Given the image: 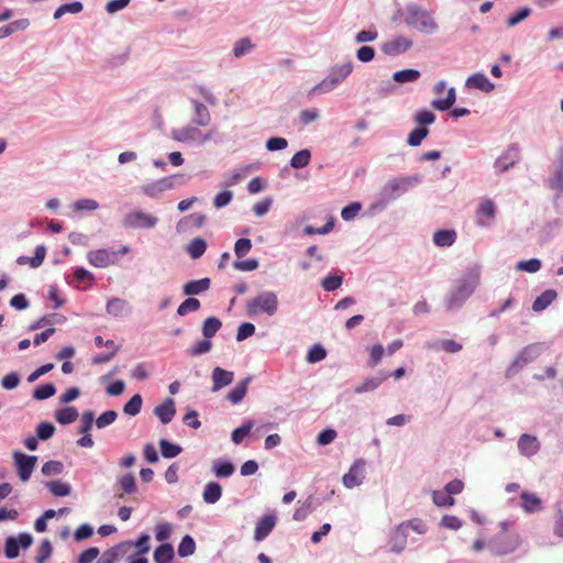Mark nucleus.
I'll return each instance as SVG.
<instances>
[{"mask_svg": "<svg viewBox=\"0 0 563 563\" xmlns=\"http://www.w3.org/2000/svg\"><path fill=\"white\" fill-rule=\"evenodd\" d=\"M482 266L477 263L468 265L462 275L456 278L444 299L448 310H459L479 287Z\"/></svg>", "mask_w": 563, "mask_h": 563, "instance_id": "f257e3e1", "label": "nucleus"}, {"mask_svg": "<svg viewBox=\"0 0 563 563\" xmlns=\"http://www.w3.org/2000/svg\"><path fill=\"white\" fill-rule=\"evenodd\" d=\"M421 180L418 174L390 178L375 195L369 210L375 213L384 211L391 202L418 186Z\"/></svg>", "mask_w": 563, "mask_h": 563, "instance_id": "f03ea898", "label": "nucleus"}, {"mask_svg": "<svg viewBox=\"0 0 563 563\" xmlns=\"http://www.w3.org/2000/svg\"><path fill=\"white\" fill-rule=\"evenodd\" d=\"M397 19H401L408 27L423 35H434L440 30V25L433 12L415 2H410L404 8L398 9L393 20L396 21Z\"/></svg>", "mask_w": 563, "mask_h": 563, "instance_id": "7ed1b4c3", "label": "nucleus"}, {"mask_svg": "<svg viewBox=\"0 0 563 563\" xmlns=\"http://www.w3.org/2000/svg\"><path fill=\"white\" fill-rule=\"evenodd\" d=\"M353 70L354 64L350 59L341 64L332 65L327 76L310 89L309 96L325 95L335 90L349 78Z\"/></svg>", "mask_w": 563, "mask_h": 563, "instance_id": "20e7f679", "label": "nucleus"}, {"mask_svg": "<svg viewBox=\"0 0 563 563\" xmlns=\"http://www.w3.org/2000/svg\"><path fill=\"white\" fill-rule=\"evenodd\" d=\"M245 310L249 317H273L278 311V297L273 290H263L246 301Z\"/></svg>", "mask_w": 563, "mask_h": 563, "instance_id": "39448f33", "label": "nucleus"}, {"mask_svg": "<svg viewBox=\"0 0 563 563\" xmlns=\"http://www.w3.org/2000/svg\"><path fill=\"white\" fill-rule=\"evenodd\" d=\"M185 183L186 178L184 175L175 174L151 183H146L141 186L140 190L146 197L156 199L161 197L165 191Z\"/></svg>", "mask_w": 563, "mask_h": 563, "instance_id": "423d86ee", "label": "nucleus"}, {"mask_svg": "<svg viewBox=\"0 0 563 563\" xmlns=\"http://www.w3.org/2000/svg\"><path fill=\"white\" fill-rule=\"evenodd\" d=\"M173 140L185 144H205L212 139V132L203 133L196 124L173 129L170 132Z\"/></svg>", "mask_w": 563, "mask_h": 563, "instance_id": "0eeeda50", "label": "nucleus"}, {"mask_svg": "<svg viewBox=\"0 0 563 563\" xmlns=\"http://www.w3.org/2000/svg\"><path fill=\"white\" fill-rule=\"evenodd\" d=\"M503 532L497 534L494 540L488 544L489 550L495 555H504L515 551L520 544L518 534H507L506 529L508 526L507 521L500 523Z\"/></svg>", "mask_w": 563, "mask_h": 563, "instance_id": "6e6552de", "label": "nucleus"}, {"mask_svg": "<svg viewBox=\"0 0 563 563\" xmlns=\"http://www.w3.org/2000/svg\"><path fill=\"white\" fill-rule=\"evenodd\" d=\"M542 344L533 343L525 346L506 371L507 377L515 376L523 366L534 361L542 353Z\"/></svg>", "mask_w": 563, "mask_h": 563, "instance_id": "1a4fd4ad", "label": "nucleus"}, {"mask_svg": "<svg viewBox=\"0 0 563 563\" xmlns=\"http://www.w3.org/2000/svg\"><path fill=\"white\" fill-rule=\"evenodd\" d=\"M158 221L156 216L141 209H135L123 217L122 224L125 229H153L157 225Z\"/></svg>", "mask_w": 563, "mask_h": 563, "instance_id": "9d476101", "label": "nucleus"}, {"mask_svg": "<svg viewBox=\"0 0 563 563\" xmlns=\"http://www.w3.org/2000/svg\"><path fill=\"white\" fill-rule=\"evenodd\" d=\"M13 462L18 471L19 478L22 482H27L34 471L37 462V456L27 455L20 451L13 452Z\"/></svg>", "mask_w": 563, "mask_h": 563, "instance_id": "9b49d317", "label": "nucleus"}, {"mask_svg": "<svg viewBox=\"0 0 563 563\" xmlns=\"http://www.w3.org/2000/svg\"><path fill=\"white\" fill-rule=\"evenodd\" d=\"M412 41L404 35L393 37L384 42L380 46L382 52L387 56H398L412 47Z\"/></svg>", "mask_w": 563, "mask_h": 563, "instance_id": "f8f14e48", "label": "nucleus"}, {"mask_svg": "<svg viewBox=\"0 0 563 563\" xmlns=\"http://www.w3.org/2000/svg\"><path fill=\"white\" fill-rule=\"evenodd\" d=\"M520 159L519 150L517 145H510L507 150L496 158L494 169L497 175L507 172L515 166Z\"/></svg>", "mask_w": 563, "mask_h": 563, "instance_id": "ddd939ff", "label": "nucleus"}, {"mask_svg": "<svg viewBox=\"0 0 563 563\" xmlns=\"http://www.w3.org/2000/svg\"><path fill=\"white\" fill-rule=\"evenodd\" d=\"M364 479H365V461L357 460L351 465L349 472L343 475L342 482L346 488L352 489L354 487L362 485Z\"/></svg>", "mask_w": 563, "mask_h": 563, "instance_id": "4468645a", "label": "nucleus"}, {"mask_svg": "<svg viewBox=\"0 0 563 563\" xmlns=\"http://www.w3.org/2000/svg\"><path fill=\"white\" fill-rule=\"evenodd\" d=\"M496 212L497 209L492 199L486 198L482 200L476 210V224L481 228L490 227L493 220L496 217Z\"/></svg>", "mask_w": 563, "mask_h": 563, "instance_id": "2eb2a0df", "label": "nucleus"}, {"mask_svg": "<svg viewBox=\"0 0 563 563\" xmlns=\"http://www.w3.org/2000/svg\"><path fill=\"white\" fill-rule=\"evenodd\" d=\"M87 261L97 268H106L115 264L117 253L107 249L93 250L87 253Z\"/></svg>", "mask_w": 563, "mask_h": 563, "instance_id": "dca6fc26", "label": "nucleus"}, {"mask_svg": "<svg viewBox=\"0 0 563 563\" xmlns=\"http://www.w3.org/2000/svg\"><path fill=\"white\" fill-rule=\"evenodd\" d=\"M517 446L521 455L531 457L540 451L541 444L537 437L523 433L519 437Z\"/></svg>", "mask_w": 563, "mask_h": 563, "instance_id": "f3484780", "label": "nucleus"}, {"mask_svg": "<svg viewBox=\"0 0 563 563\" xmlns=\"http://www.w3.org/2000/svg\"><path fill=\"white\" fill-rule=\"evenodd\" d=\"M549 185L559 192L563 191V145L559 147L555 154L554 172L549 179Z\"/></svg>", "mask_w": 563, "mask_h": 563, "instance_id": "a211bd4d", "label": "nucleus"}, {"mask_svg": "<svg viewBox=\"0 0 563 563\" xmlns=\"http://www.w3.org/2000/svg\"><path fill=\"white\" fill-rule=\"evenodd\" d=\"M194 109L191 122L197 126H207L211 121V114L207 106L197 99H190Z\"/></svg>", "mask_w": 563, "mask_h": 563, "instance_id": "6ab92c4d", "label": "nucleus"}, {"mask_svg": "<svg viewBox=\"0 0 563 563\" xmlns=\"http://www.w3.org/2000/svg\"><path fill=\"white\" fill-rule=\"evenodd\" d=\"M276 525V517L273 515H265L258 519L255 526L254 539L262 541L268 537Z\"/></svg>", "mask_w": 563, "mask_h": 563, "instance_id": "aec40b11", "label": "nucleus"}, {"mask_svg": "<svg viewBox=\"0 0 563 563\" xmlns=\"http://www.w3.org/2000/svg\"><path fill=\"white\" fill-rule=\"evenodd\" d=\"M234 374L231 371L223 369L221 367H214L211 374L212 379V388L213 393L220 390L221 388L230 385L233 382Z\"/></svg>", "mask_w": 563, "mask_h": 563, "instance_id": "412c9836", "label": "nucleus"}, {"mask_svg": "<svg viewBox=\"0 0 563 563\" xmlns=\"http://www.w3.org/2000/svg\"><path fill=\"white\" fill-rule=\"evenodd\" d=\"M466 88L478 89L483 92H492L495 85L483 73H475L471 75L465 81Z\"/></svg>", "mask_w": 563, "mask_h": 563, "instance_id": "4be33fe9", "label": "nucleus"}, {"mask_svg": "<svg viewBox=\"0 0 563 563\" xmlns=\"http://www.w3.org/2000/svg\"><path fill=\"white\" fill-rule=\"evenodd\" d=\"M154 415L163 424L169 423L176 415L175 401L172 398L165 399L154 408Z\"/></svg>", "mask_w": 563, "mask_h": 563, "instance_id": "5701e85b", "label": "nucleus"}, {"mask_svg": "<svg viewBox=\"0 0 563 563\" xmlns=\"http://www.w3.org/2000/svg\"><path fill=\"white\" fill-rule=\"evenodd\" d=\"M406 525H399L394 534L389 540L390 551L394 553H400L405 550L407 545L408 534L409 532L406 530Z\"/></svg>", "mask_w": 563, "mask_h": 563, "instance_id": "b1692460", "label": "nucleus"}, {"mask_svg": "<svg viewBox=\"0 0 563 563\" xmlns=\"http://www.w3.org/2000/svg\"><path fill=\"white\" fill-rule=\"evenodd\" d=\"M211 471L217 478H228L235 472L234 464L227 459H216L212 462Z\"/></svg>", "mask_w": 563, "mask_h": 563, "instance_id": "393cba45", "label": "nucleus"}, {"mask_svg": "<svg viewBox=\"0 0 563 563\" xmlns=\"http://www.w3.org/2000/svg\"><path fill=\"white\" fill-rule=\"evenodd\" d=\"M130 310L131 309L129 302L125 299L119 297H113L109 299L106 305V311L114 318L128 314L130 313Z\"/></svg>", "mask_w": 563, "mask_h": 563, "instance_id": "a878e982", "label": "nucleus"}, {"mask_svg": "<svg viewBox=\"0 0 563 563\" xmlns=\"http://www.w3.org/2000/svg\"><path fill=\"white\" fill-rule=\"evenodd\" d=\"M210 286L211 280L207 277L197 280H190L183 286V292L186 296L192 297L207 291Z\"/></svg>", "mask_w": 563, "mask_h": 563, "instance_id": "bb28decb", "label": "nucleus"}, {"mask_svg": "<svg viewBox=\"0 0 563 563\" xmlns=\"http://www.w3.org/2000/svg\"><path fill=\"white\" fill-rule=\"evenodd\" d=\"M252 380L251 376H247L240 380L234 388H232L228 395L227 398L229 401H231L233 405L240 404L243 398L245 397L247 393L249 385Z\"/></svg>", "mask_w": 563, "mask_h": 563, "instance_id": "cd10ccee", "label": "nucleus"}, {"mask_svg": "<svg viewBox=\"0 0 563 563\" xmlns=\"http://www.w3.org/2000/svg\"><path fill=\"white\" fill-rule=\"evenodd\" d=\"M222 497V487L217 482H209L205 485L202 499L206 504L213 505Z\"/></svg>", "mask_w": 563, "mask_h": 563, "instance_id": "c85d7f7f", "label": "nucleus"}, {"mask_svg": "<svg viewBox=\"0 0 563 563\" xmlns=\"http://www.w3.org/2000/svg\"><path fill=\"white\" fill-rule=\"evenodd\" d=\"M456 232L454 230L443 229L433 233L432 241L437 246L449 247L456 241Z\"/></svg>", "mask_w": 563, "mask_h": 563, "instance_id": "c756f323", "label": "nucleus"}, {"mask_svg": "<svg viewBox=\"0 0 563 563\" xmlns=\"http://www.w3.org/2000/svg\"><path fill=\"white\" fill-rule=\"evenodd\" d=\"M556 296L558 294L554 289L544 290L534 299L532 303V310L534 312H541L545 310L556 299Z\"/></svg>", "mask_w": 563, "mask_h": 563, "instance_id": "7c9ffc66", "label": "nucleus"}, {"mask_svg": "<svg viewBox=\"0 0 563 563\" xmlns=\"http://www.w3.org/2000/svg\"><path fill=\"white\" fill-rule=\"evenodd\" d=\"M387 379V375L382 374L379 376L367 377L364 382L356 385L354 388L355 394H364L377 389L384 380Z\"/></svg>", "mask_w": 563, "mask_h": 563, "instance_id": "2f4dec72", "label": "nucleus"}, {"mask_svg": "<svg viewBox=\"0 0 563 563\" xmlns=\"http://www.w3.org/2000/svg\"><path fill=\"white\" fill-rule=\"evenodd\" d=\"M520 498H521V507L523 508V510L528 514H532V512H537L539 510H541V500L540 498L533 494V493H529V492H522L521 495H520Z\"/></svg>", "mask_w": 563, "mask_h": 563, "instance_id": "473e14b6", "label": "nucleus"}, {"mask_svg": "<svg viewBox=\"0 0 563 563\" xmlns=\"http://www.w3.org/2000/svg\"><path fill=\"white\" fill-rule=\"evenodd\" d=\"M175 556L174 548L170 543L158 545L153 554L155 563H170Z\"/></svg>", "mask_w": 563, "mask_h": 563, "instance_id": "72a5a7b5", "label": "nucleus"}, {"mask_svg": "<svg viewBox=\"0 0 563 563\" xmlns=\"http://www.w3.org/2000/svg\"><path fill=\"white\" fill-rule=\"evenodd\" d=\"M255 48V45L249 37H242L236 41L233 45L232 53L235 58H242L251 54Z\"/></svg>", "mask_w": 563, "mask_h": 563, "instance_id": "f704fd0d", "label": "nucleus"}, {"mask_svg": "<svg viewBox=\"0 0 563 563\" xmlns=\"http://www.w3.org/2000/svg\"><path fill=\"white\" fill-rule=\"evenodd\" d=\"M456 101V92L455 88L451 87L446 91V97L444 99H434L431 102V106L439 110V111H445L452 108V106Z\"/></svg>", "mask_w": 563, "mask_h": 563, "instance_id": "c9c22d12", "label": "nucleus"}, {"mask_svg": "<svg viewBox=\"0 0 563 563\" xmlns=\"http://www.w3.org/2000/svg\"><path fill=\"white\" fill-rule=\"evenodd\" d=\"M207 250V243L201 238L192 239L186 246L187 253L191 258L197 260L203 255Z\"/></svg>", "mask_w": 563, "mask_h": 563, "instance_id": "e433bc0d", "label": "nucleus"}, {"mask_svg": "<svg viewBox=\"0 0 563 563\" xmlns=\"http://www.w3.org/2000/svg\"><path fill=\"white\" fill-rule=\"evenodd\" d=\"M78 418L75 407H64L55 411V419L60 424H69Z\"/></svg>", "mask_w": 563, "mask_h": 563, "instance_id": "4c0bfd02", "label": "nucleus"}, {"mask_svg": "<svg viewBox=\"0 0 563 563\" xmlns=\"http://www.w3.org/2000/svg\"><path fill=\"white\" fill-rule=\"evenodd\" d=\"M421 74L417 69H402L394 73L393 79L398 84L415 82L420 78Z\"/></svg>", "mask_w": 563, "mask_h": 563, "instance_id": "58836bf2", "label": "nucleus"}, {"mask_svg": "<svg viewBox=\"0 0 563 563\" xmlns=\"http://www.w3.org/2000/svg\"><path fill=\"white\" fill-rule=\"evenodd\" d=\"M311 161V152L308 148L300 150L290 158V166L300 169L309 165Z\"/></svg>", "mask_w": 563, "mask_h": 563, "instance_id": "ea45409f", "label": "nucleus"}, {"mask_svg": "<svg viewBox=\"0 0 563 563\" xmlns=\"http://www.w3.org/2000/svg\"><path fill=\"white\" fill-rule=\"evenodd\" d=\"M71 209L74 212H82V211L91 212V211L99 209V202L91 198H81V199L76 200L71 205Z\"/></svg>", "mask_w": 563, "mask_h": 563, "instance_id": "a19ab883", "label": "nucleus"}, {"mask_svg": "<svg viewBox=\"0 0 563 563\" xmlns=\"http://www.w3.org/2000/svg\"><path fill=\"white\" fill-rule=\"evenodd\" d=\"M84 9V5L80 1H74L69 3H64L59 5L55 12H54V19H60L66 13L76 14L81 12Z\"/></svg>", "mask_w": 563, "mask_h": 563, "instance_id": "79ce46f5", "label": "nucleus"}, {"mask_svg": "<svg viewBox=\"0 0 563 563\" xmlns=\"http://www.w3.org/2000/svg\"><path fill=\"white\" fill-rule=\"evenodd\" d=\"M161 453L165 459H173L179 455L183 448L178 444L172 443L166 439L159 441Z\"/></svg>", "mask_w": 563, "mask_h": 563, "instance_id": "37998d69", "label": "nucleus"}, {"mask_svg": "<svg viewBox=\"0 0 563 563\" xmlns=\"http://www.w3.org/2000/svg\"><path fill=\"white\" fill-rule=\"evenodd\" d=\"M196 543L192 537L186 534L178 544L177 553L180 558H187L195 553Z\"/></svg>", "mask_w": 563, "mask_h": 563, "instance_id": "c03bdc74", "label": "nucleus"}, {"mask_svg": "<svg viewBox=\"0 0 563 563\" xmlns=\"http://www.w3.org/2000/svg\"><path fill=\"white\" fill-rule=\"evenodd\" d=\"M46 487L49 492L57 497H65L70 494L71 487L68 483L60 481H52L46 483Z\"/></svg>", "mask_w": 563, "mask_h": 563, "instance_id": "a18cd8bd", "label": "nucleus"}, {"mask_svg": "<svg viewBox=\"0 0 563 563\" xmlns=\"http://www.w3.org/2000/svg\"><path fill=\"white\" fill-rule=\"evenodd\" d=\"M222 323L216 317H209L205 320L202 325V334L206 339H211L220 330Z\"/></svg>", "mask_w": 563, "mask_h": 563, "instance_id": "49530a36", "label": "nucleus"}, {"mask_svg": "<svg viewBox=\"0 0 563 563\" xmlns=\"http://www.w3.org/2000/svg\"><path fill=\"white\" fill-rule=\"evenodd\" d=\"M432 500L438 507H452L455 504V499L445 489L434 490Z\"/></svg>", "mask_w": 563, "mask_h": 563, "instance_id": "de8ad7c7", "label": "nucleus"}, {"mask_svg": "<svg viewBox=\"0 0 563 563\" xmlns=\"http://www.w3.org/2000/svg\"><path fill=\"white\" fill-rule=\"evenodd\" d=\"M428 134H429L428 128L417 126L409 133L407 143L413 147L419 146L421 144V142L428 136Z\"/></svg>", "mask_w": 563, "mask_h": 563, "instance_id": "09e8293b", "label": "nucleus"}, {"mask_svg": "<svg viewBox=\"0 0 563 563\" xmlns=\"http://www.w3.org/2000/svg\"><path fill=\"white\" fill-rule=\"evenodd\" d=\"M253 428V421L247 420L241 427L233 430L231 440L235 444H240L251 432Z\"/></svg>", "mask_w": 563, "mask_h": 563, "instance_id": "8fccbe9b", "label": "nucleus"}, {"mask_svg": "<svg viewBox=\"0 0 563 563\" xmlns=\"http://www.w3.org/2000/svg\"><path fill=\"white\" fill-rule=\"evenodd\" d=\"M199 308L200 301L197 298L189 297L179 305V307L177 308V314L179 317H184L189 312H195L199 310Z\"/></svg>", "mask_w": 563, "mask_h": 563, "instance_id": "3c124183", "label": "nucleus"}, {"mask_svg": "<svg viewBox=\"0 0 563 563\" xmlns=\"http://www.w3.org/2000/svg\"><path fill=\"white\" fill-rule=\"evenodd\" d=\"M142 397L139 394L132 396V398L123 406V412L129 416H136L140 413L142 408Z\"/></svg>", "mask_w": 563, "mask_h": 563, "instance_id": "603ef678", "label": "nucleus"}, {"mask_svg": "<svg viewBox=\"0 0 563 563\" xmlns=\"http://www.w3.org/2000/svg\"><path fill=\"white\" fill-rule=\"evenodd\" d=\"M56 393V388L53 384L47 383L37 386L33 391V397L37 400H44L48 399L49 397L54 396Z\"/></svg>", "mask_w": 563, "mask_h": 563, "instance_id": "864d4df0", "label": "nucleus"}, {"mask_svg": "<svg viewBox=\"0 0 563 563\" xmlns=\"http://www.w3.org/2000/svg\"><path fill=\"white\" fill-rule=\"evenodd\" d=\"M415 121L419 124V126L427 128L435 121V114L427 109H421L416 112Z\"/></svg>", "mask_w": 563, "mask_h": 563, "instance_id": "5fc2aeb1", "label": "nucleus"}, {"mask_svg": "<svg viewBox=\"0 0 563 563\" xmlns=\"http://www.w3.org/2000/svg\"><path fill=\"white\" fill-rule=\"evenodd\" d=\"M118 483L125 494H133L136 490L135 477L131 473L119 477Z\"/></svg>", "mask_w": 563, "mask_h": 563, "instance_id": "6e6d98bb", "label": "nucleus"}, {"mask_svg": "<svg viewBox=\"0 0 563 563\" xmlns=\"http://www.w3.org/2000/svg\"><path fill=\"white\" fill-rule=\"evenodd\" d=\"M36 437L42 440L46 441L51 439L55 433V427L51 422H41L36 426Z\"/></svg>", "mask_w": 563, "mask_h": 563, "instance_id": "4d7b16f0", "label": "nucleus"}, {"mask_svg": "<svg viewBox=\"0 0 563 563\" xmlns=\"http://www.w3.org/2000/svg\"><path fill=\"white\" fill-rule=\"evenodd\" d=\"M312 498L309 497L300 507L295 510L292 518L296 521H302L312 512Z\"/></svg>", "mask_w": 563, "mask_h": 563, "instance_id": "13d9d810", "label": "nucleus"}, {"mask_svg": "<svg viewBox=\"0 0 563 563\" xmlns=\"http://www.w3.org/2000/svg\"><path fill=\"white\" fill-rule=\"evenodd\" d=\"M118 418V413L114 410H108L101 413L96 420L95 423L98 429H103L110 424H112Z\"/></svg>", "mask_w": 563, "mask_h": 563, "instance_id": "bf43d9fd", "label": "nucleus"}, {"mask_svg": "<svg viewBox=\"0 0 563 563\" xmlns=\"http://www.w3.org/2000/svg\"><path fill=\"white\" fill-rule=\"evenodd\" d=\"M327 356L325 349L320 344H314L307 354V362L308 363H317L322 360H324Z\"/></svg>", "mask_w": 563, "mask_h": 563, "instance_id": "052dcab7", "label": "nucleus"}, {"mask_svg": "<svg viewBox=\"0 0 563 563\" xmlns=\"http://www.w3.org/2000/svg\"><path fill=\"white\" fill-rule=\"evenodd\" d=\"M342 277L339 275H328L321 282V286L325 291H334L342 285Z\"/></svg>", "mask_w": 563, "mask_h": 563, "instance_id": "680f3d73", "label": "nucleus"}, {"mask_svg": "<svg viewBox=\"0 0 563 563\" xmlns=\"http://www.w3.org/2000/svg\"><path fill=\"white\" fill-rule=\"evenodd\" d=\"M95 422V413L90 410L84 411L80 417L79 433H89Z\"/></svg>", "mask_w": 563, "mask_h": 563, "instance_id": "e2e57ef3", "label": "nucleus"}, {"mask_svg": "<svg viewBox=\"0 0 563 563\" xmlns=\"http://www.w3.org/2000/svg\"><path fill=\"white\" fill-rule=\"evenodd\" d=\"M516 268L528 273H537L541 268V261L538 258H530L528 261H520L517 263Z\"/></svg>", "mask_w": 563, "mask_h": 563, "instance_id": "0e129e2a", "label": "nucleus"}, {"mask_svg": "<svg viewBox=\"0 0 563 563\" xmlns=\"http://www.w3.org/2000/svg\"><path fill=\"white\" fill-rule=\"evenodd\" d=\"M63 471L64 465L59 461H48L42 466V473L45 476L59 475Z\"/></svg>", "mask_w": 563, "mask_h": 563, "instance_id": "69168bd1", "label": "nucleus"}, {"mask_svg": "<svg viewBox=\"0 0 563 563\" xmlns=\"http://www.w3.org/2000/svg\"><path fill=\"white\" fill-rule=\"evenodd\" d=\"M530 14H531V9L528 7H523L507 19V25L509 27H512V26L517 25L518 23H520L521 21H523L525 19H527Z\"/></svg>", "mask_w": 563, "mask_h": 563, "instance_id": "338daca9", "label": "nucleus"}, {"mask_svg": "<svg viewBox=\"0 0 563 563\" xmlns=\"http://www.w3.org/2000/svg\"><path fill=\"white\" fill-rule=\"evenodd\" d=\"M52 555V544L48 540L41 542L38 547V553L35 558L36 563H45Z\"/></svg>", "mask_w": 563, "mask_h": 563, "instance_id": "774afa93", "label": "nucleus"}]
</instances>
